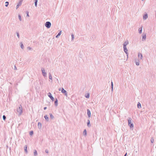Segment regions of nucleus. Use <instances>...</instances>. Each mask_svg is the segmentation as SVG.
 <instances>
[{
  "label": "nucleus",
  "instance_id": "obj_41",
  "mask_svg": "<svg viewBox=\"0 0 156 156\" xmlns=\"http://www.w3.org/2000/svg\"><path fill=\"white\" fill-rule=\"evenodd\" d=\"M45 152L47 154L48 153V149H46L45 150Z\"/></svg>",
  "mask_w": 156,
  "mask_h": 156
},
{
  "label": "nucleus",
  "instance_id": "obj_36",
  "mask_svg": "<svg viewBox=\"0 0 156 156\" xmlns=\"http://www.w3.org/2000/svg\"><path fill=\"white\" fill-rule=\"evenodd\" d=\"M136 65L139 66L140 64L139 61L136 62Z\"/></svg>",
  "mask_w": 156,
  "mask_h": 156
},
{
  "label": "nucleus",
  "instance_id": "obj_43",
  "mask_svg": "<svg viewBox=\"0 0 156 156\" xmlns=\"http://www.w3.org/2000/svg\"><path fill=\"white\" fill-rule=\"evenodd\" d=\"M23 0H20V1L19 2H21V3H22V2Z\"/></svg>",
  "mask_w": 156,
  "mask_h": 156
},
{
  "label": "nucleus",
  "instance_id": "obj_22",
  "mask_svg": "<svg viewBox=\"0 0 156 156\" xmlns=\"http://www.w3.org/2000/svg\"><path fill=\"white\" fill-rule=\"evenodd\" d=\"M113 82L112 81L111 82V90L112 91V92L113 90Z\"/></svg>",
  "mask_w": 156,
  "mask_h": 156
},
{
  "label": "nucleus",
  "instance_id": "obj_16",
  "mask_svg": "<svg viewBox=\"0 0 156 156\" xmlns=\"http://www.w3.org/2000/svg\"><path fill=\"white\" fill-rule=\"evenodd\" d=\"M44 117V118H45V119L47 121V122L48 121L49 119H48V117L47 115H45Z\"/></svg>",
  "mask_w": 156,
  "mask_h": 156
},
{
  "label": "nucleus",
  "instance_id": "obj_38",
  "mask_svg": "<svg viewBox=\"0 0 156 156\" xmlns=\"http://www.w3.org/2000/svg\"><path fill=\"white\" fill-rule=\"evenodd\" d=\"M26 14H27V16H29V12L28 11L26 12Z\"/></svg>",
  "mask_w": 156,
  "mask_h": 156
},
{
  "label": "nucleus",
  "instance_id": "obj_12",
  "mask_svg": "<svg viewBox=\"0 0 156 156\" xmlns=\"http://www.w3.org/2000/svg\"><path fill=\"white\" fill-rule=\"evenodd\" d=\"M24 150L25 152L26 153H27V145H25L24 147Z\"/></svg>",
  "mask_w": 156,
  "mask_h": 156
},
{
  "label": "nucleus",
  "instance_id": "obj_8",
  "mask_svg": "<svg viewBox=\"0 0 156 156\" xmlns=\"http://www.w3.org/2000/svg\"><path fill=\"white\" fill-rule=\"evenodd\" d=\"M87 115L88 116L89 118H90V117L91 116V112L90 111L89 109H87Z\"/></svg>",
  "mask_w": 156,
  "mask_h": 156
},
{
  "label": "nucleus",
  "instance_id": "obj_23",
  "mask_svg": "<svg viewBox=\"0 0 156 156\" xmlns=\"http://www.w3.org/2000/svg\"><path fill=\"white\" fill-rule=\"evenodd\" d=\"M49 115L50 116V118L51 119H53L54 118V116L52 115V114L51 113H49Z\"/></svg>",
  "mask_w": 156,
  "mask_h": 156
},
{
  "label": "nucleus",
  "instance_id": "obj_28",
  "mask_svg": "<svg viewBox=\"0 0 156 156\" xmlns=\"http://www.w3.org/2000/svg\"><path fill=\"white\" fill-rule=\"evenodd\" d=\"M34 1L35 5L36 7H37V2H38V0H35Z\"/></svg>",
  "mask_w": 156,
  "mask_h": 156
},
{
  "label": "nucleus",
  "instance_id": "obj_25",
  "mask_svg": "<svg viewBox=\"0 0 156 156\" xmlns=\"http://www.w3.org/2000/svg\"><path fill=\"white\" fill-rule=\"evenodd\" d=\"M139 33L140 34H141L142 32V27L140 28L138 30Z\"/></svg>",
  "mask_w": 156,
  "mask_h": 156
},
{
  "label": "nucleus",
  "instance_id": "obj_11",
  "mask_svg": "<svg viewBox=\"0 0 156 156\" xmlns=\"http://www.w3.org/2000/svg\"><path fill=\"white\" fill-rule=\"evenodd\" d=\"M54 104L56 106H57L58 105V101L56 98H55V101Z\"/></svg>",
  "mask_w": 156,
  "mask_h": 156
},
{
  "label": "nucleus",
  "instance_id": "obj_29",
  "mask_svg": "<svg viewBox=\"0 0 156 156\" xmlns=\"http://www.w3.org/2000/svg\"><path fill=\"white\" fill-rule=\"evenodd\" d=\"M95 37L94 36V35H92L91 36V39H92L93 40H94V39H95Z\"/></svg>",
  "mask_w": 156,
  "mask_h": 156
},
{
  "label": "nucleus",
  "instance_id": "obj_31",
  "mask_svg": "<svg viewBox=\"0 0 156 156\" xmlns=\"http://www.w3.org/2000/svg\"><path fill=\"white\" fill-rule=\"evenodd\" d=\"M151 142L152 143H153L154 141V139L153 137H152L151 140Z\"/></svg>",
  "mask_w": 156,
  "mask_h": 156
},
{
  "label": "nucleus",
  "instance_id": "obj_24",
  "mask_svg": "<svg viewBox=\"0 0 156 156\" xmlns=\"http://www.w3.org/2000/svg\"><path fill=\"white\" fill-rule=\"evenodd\" d=\"M83 134L84 136H86L87 135V131L86 129H85L84 130L83 132Z\"/></svg>",
  "mask_w": 156,
  "mask_h": 156
},
{
  "label": "nucleus",
  "instance_id": "obj_7",
  "mask_svg": "<svg viewBox=\"0 0 156 156\" xmlns=\"http://www.w3.org/2000/svg\"><path fill=\"white\" fill-rule=\"evenodd\" d=\"M48 96L50 98L51 100L52 101H53L55 100L54 98L52 96L51 93L49 92L48 94Z\"/></svg>",
  "mask_w": 156,
  "mask_h": 156
},
{
  "label": "nucleus",
  "instance_id": "obj_40",
  "mask_svg": "<svg viewBox=\"0 0 156 156\" xmlns=\"http://www.w3.org/2000/svg\"><path fill=\"white\" fill-rule=\"evenodd\" d=\"M27 48L29 50H31L32 49V48L30 47H28Z\"/></svg>",
  "mask_w": 156,
  "mask_h": 156
},
{
  "label": "nucleus",
  "instance_id": "obj_44",
  "mask_svg": "<svg viewBox=\"0 0 156 156\" xmlns=\"http://www.w3.org/2000/svg\"><path fill=\"white\" fill-rule=\"evenodd\" d=\"M46 109H47V107H44V110H46Z\"/></svg>",
  "mask_w": 156,
  "mask_h": 156
},
{
  "label": "nucleus",
  "instance_id": "obj_47",
  "mask_svg": "<svg viewBox=\"0 0 156 156\" xmlns=\"http://www.w3.org/2000/svg\"><path fill=\"white\" fill-rule=\"evenodd\" d=\"M61 88H59V89H58V90H59V91H60V90H61Z\"/></svg>",
  "mask_w": 156,
  "mask_h": 156
},
{
  "label": "nucleus",
  "instance_id": "obj_34",
  "mask_svg": "<svg viewBox=\"0 0 156 156\" xmlns=\"http://www.w3.org/2000/svg\"><path fill=\"white\" fill-rule=\"evenodd\" d=\"M3 119V120H5L6 119V117L5 115H3L2 117Z\"/></svg>",
  "mask_w": 156,
  "mask_h": 156
},
{
  "label": "nucleus",
  "instance_id": "obj_26",
  "mask_svg": "<svg viewBox=\"0 0 156 156\" xmlns=\"http://www.w3.org/2000/svg\"><path fill=\"white\" fill-rule=\"evenodd\" d=\"M49 78L50 80H52V77L50 73H49Z\"/></svg>",
  "mask_w": 156,
  "mask_h": 156
},
{
  "label": "nucleus",
  "instance_id": "obj_14",
  "mask_svg": "<svg viewBox=\"0 0 156 156\" xmlns=\"http://www.w3.org/2000/svg\"><path fill=\"white\" fill-rule=\"evenodd\" d=\"M129 43V42L128 41H125V42L123 44V46H124V45H125L126 47V45H127Z\"/></svg>",
  "mask_w": 156,
  "mask_h": 156
},
{
  "label": "nucleus",
  "instance_id": "obj_5",
  "mask_svg": "<svg viewBox=\"0 0 156 156\" xmlns=\"http://www.w3.org/2000/svg\"><path fill=\"white\" fill-rule=\"evenodd\" d=\"M61 92H62V93L64 94V95L65 96L67 97V93L66 91V90H65L63 88H62Z\"/></svg>",
  "mask_w": 156,
  "mask_h": 156
},
{
  "label": "nucleus",
  "instance_id": "obj_6",
  "mask_svg": "<svg viewBox=\"0 0 156 156\" xmlns=\"http://www.w3.org/2000/svg\"><path fill=\"white\" fill-rule=\"evenodd\" d=\"M123 49H124V51L125 53H126V54L127 55V57H128V50L126 48V47L125 46V45H124V46H123Z\"/></svg>",
  "mask_w": 156,
  "mask_h": 156
},
{
  "label": "nucleus",
  "instance_id": "obj_21",
  "mask_svg": "<svg viewBox=\"0 0 156 156\" xmlns=\"http://www.w3.org/2000/svg\"><path fill=\"white\" fill-rule=\"evenodd\" d=\"M22 4L21 3V2H19L18 3V4L16 6V9H17L19 7V6H20Z\"/></svg>",
  "mask_w": 156,
  "mask_h": 156
},
{
  "label": "nucleus",
  "instance_id": "obj_10",
  "mask_svg": "<svg viewBox=\"0 0 156 156\" xmlns=\"http://www.w3.org/2000/svg\"><path fill=\"white\" fill-rule=\"evenodd\" d=\"M148 17V15L147 13L144 14L143 16L144 20H146Z\"/></svg>",
  "mask_w": 156,
  "mask_h": 156
},
{
  "label": "nucleus",
  "instance_id": "obj_15",
  "mask_svg": "<svg viewBox=\"0 0 156 156\" xmlns=\"http://www.w3.org/2000/svg\"><path fill=\"white\" fill-rule=\"evenodd\" d=\"M146 35L145 34L143 35L142 37V41H144V40H145L146 39Z\"/></svg>",
  "mask_w": 156,
  "mask_h": 156
},
{
  "label": "nucleus",
  "instance_id": "obj_33",
  "mask_svg": "<svg viewBox=\"0 0 156 156\" xmlns=\"http://www.w3.org/2000/svg\"><path fill=\"white\" fill-rule=\"evenodd\" d=\"M71 37H72V40H73L74 38V36L73 34H72Z\"/></svg>",
  "mask_w": 156,
  "mask_h": 156
},
{
  "label": "nucleus",
  "instance_id": "obj_9",
  "mask_svg": "<svg viewBox=\"0 0 156 156\" xmlns=\"http://www.w3.org/2000/svg\"><path fill=\"white\" fill-rule=\"evenodd\" d=\"M138 57L140 59H142L143 58L142 54L140 53H138Z\"/></svg>",
  "mask_w": 156,
  "mask_h": 156
},
{
  "label": "nucleus",
  "instance_id": "obj_39",
  "mask_svg": "<svg viewBox=\"0 0 156 156\" xmlns=\"http://www.w3.org/2000/svg\"><path fill=\"white\" fill-rule=\"evenodd\" d=\"M61 32L62 31H60L58 34V36H60L61 34Z\"/></svg>",
  "mask_w": 156,
  "mask_h": 156
},
{
  "label": "nucleus",
  "instance_id": "obj_37",
  "mask_svg": "<svg viewBox=\"0 0 156 156\" xmlns=\"http://www.w3.org/2000/svg\"><path fill=\"white\" fill-rule=\"evenodd\" d=\"M17 36L19 38H20V35L18 32L16 33Z\"/></svg>",
  "mask_w": 156,
  "mask_h": 156
},
{
  "label": "nucleus",
  "instance_id": "obj_32",
  "mask_svg": "<svg viewBox=\"0 0 156 156\" xmlns=\"http://www.w3.org/2000/svg\"><path fill=\"white\" fill-rule=\"evenodd\" d=\"M18 17H19V20L20 21H21L22 20V19H21V16L20 15H18Z\"/></svg>",
  "mask_w": 156,
  "mask_h": 156
},
{
  "label": "nucleus",
  "instance_id": "obj_20",
  "mask_svg": "<svg viewBox=\"0 0 156 156\" xmlns=\"http://www.w3.org/2000/svg\"><path fill=\"white\" fill-rule=\"evenodd\" d=\"M141 106L140 103L139 102H138L137 103V108H141Z\"/></svg>",
  "mask_w": 156,
  "mask_h": 156
},
{
  "label": "nucleus",
  "instance_id": "obj_30",
  "mask_svg": "<svg viewBox=\"0 0 156 156\" xmlns=\"http://www.w3.org/2000/svg\"><path fill=\"white\" fill-rule=\"evenodd\" d=\"M9 2H5V6L7 7L9 5Z\"/></svg>",
  "mask_w": 156,
  "mask_h": 156
},
{
  "label": "nucleus",
  "instance_id": "obj_18",
  "mask_svg": "<svg viewBox=\"0 0 156 156\" xmlns=\"http://www.w3.org/2000/svg\"><path fill=\"white\" fill-rule=\"evenodd\" d=\"M34 156H36L37 155V151L36 150H34Z\"/></svg>",
  "mask_w": 156,
  "mask_h": 156
},
{
  "label": "nucleus",
  "instance_id": "obj_2",
  "mask_svg": "<svg viewBox=\"0 0 156 156\" xmlns=\"http://www.w3.org/2000/svg\"><path fill=\"white\" fill-rule=\"evenodd\" d=\"M132 119L130 117L128 118V125L130 128H132L133 127V124L132 122Z\"/></svg>",
  "mask_w": 156,
  "mask_h": 156
},
{
  "label": "nucleus",
  "instance_id": "obj_1",
  "mask_svg": "<svg viewBox=\"0 0 156 156\" xmlns=\"http://www.w3.org/2000/svg\"><path fill=\"white\" fill-rule=\"evenodd\" d=\"M17 112L18 113L19 115H20L23 112V109L22 106L20 105L19 107L17 109Z\"/></svg>",
  "mask_w": 156,
  "mask_h": 156
},
{
  "label": "nucleus",
  "instance_id": "obj_35",
  "mask_svg": "<svg viewBox=\"0 0 156 156\" xmlns=\"http://www.w3.org/2000/svg\"><path fill=\"white\" fill-rule=\"evenodd\" d=\"M34 133V132L33 131H31L30 132V135H32Z\"/></svg>",
  "mask_w": 156,
  "mask_h": 156
},
{
  "label": "nucleus",
  "instance_id": "obj_48",
  "mask_svg": "<svg viewBox=\"0 0 156 156\" xmlns=\"http://www.w3.org/2000/svg\"><path fill=\"white\" fill-rule=\"evenodd\" d=\"M142 1H144L145 0H141Z\"/></svg>",
  "mask_w": 156,
  "mask_h": 156
},
{
  "label": "nucleus",
  "instance_id": "obj_17",
  "mask_svg": "<svg viewBox=\"0 0 156 156\" xmlns=\"http://www.w3.org/2000/svg\"><path fill=\"white\" fill-rule=\"evenodd\" d=\"M87 126L88 127H89L91 126V125L90 124V121L89 119L87 120Z\"/></svg>",
  "mask_w": 156,
  "mask_h": 156
},
{
  "label": "nucleus",
  "instance_id": "obj_45",
  "mask_svg": "<svg viewBox=\"0 0 156 156\" xmlns=\"http://www.w3.org/2000/svg\"><path fill=\"white\" fill-rule=\"evenodd\" d=\"M59 36H58V35L57 34L56 36V38H58V37Z\"/></svg>",
  "mask_w": 156,
  "mask_h": 156
},
{
  "label": "nucleus",
  "instance_id": "obj_3",
  "mask_svg": "<svg viewBox=\"0 0 156 156\" xmlns=\"http://www.w3.org/2000/svg\"><path fill=\"white\" fill-rule=\"evenodd\" d=\"M51 23L49 21L46 22L45 24V26L48 28H50L51 26Z\"/></svg>",
  "mask_w": 156,
  "mask_h": 156
},
{
  "label": "nucleus",
  "instance_id": "obj_27",
  "mask_svg": "<svg viewBox=\"0 0 156 156\" xmlns=\"http://www.w3.org/2000/svg\"><path fill=\"white\" fill-rule=\"evenodd\" d=\"M20 47H21L22 49H23V48H24V45H23V44L22 43V42L20 43Z\"/></svg>",
  "mask_w": 156,
  "mask_h": 156
},
{
  "label": "nucleus",
  "instance_id": "obj_46",
  "mask_svg": "<svg viewBox=\"0 0 156 156\" xmlns=\"http://www.w3.org/2000/svg\"><path fill=\"white\" fill-rule=\"evenodd\" d=\"M127 153H126L125 154V155H124V156H126V155H127Z\"/></svg>",
  "mask_w": 156,
  "mask_h": 156
},
{
  "label": "nucleus",
  "instance_id": "obj_42",
  "mask_svg": "<svg viewBox=\"0 0 156 156\" xmlns=\"http://www.w3.org/2000/svg\"><path fill=\"white\" fill-rule=\"evenodd\" d=\"M17 68H16V66L15 65L14 66V69H15V70H16V69Z\"/></svg>",
  "mask_w": 156,
  "mask_h": 156
},
{
  "label": "nucleus",
  "instance_id": "obj_19",
  "mask_svg": "<svg viewBox=\"0 0 156 156\" xmlns=\"http://www.w3.org/2000/svg\"><path fill=\"white\" fill-rule=\"evenodd\" d=\"M85 97L87 98H88L90 97V94L88 93H87L85 95Z\"/></svg>",
  "mask_w": 156,
  "mask_h": 156
},
{
  "label": "nucleus",
  "instance_id": "obj_4",
  "mask_svg": "<svg viewBox=\"0 0 156 156\" xmlns=\"http://www.w3.org/2000/svg\"><path fill=\"white\" fill-rule=\"evenodd\" d=\"M41 71L44 77L46 76L47 73L45 72V69L44 68H41Z\"/></svg>",
  "mask_w": 156,
  "mask_h": 156
},
{
  "label": "nucleus",
  "instance_id": "obj_13",
  "mask_svg": "<svg viewBox=\"0 0 156 156\" xmlns=\"http://www.w3.org/2000/svg\"><path fill=\"white\" fill-rule=\"evenodd\" d=\"M37 126L39 129H41V123L39 122L38 123Z\"/></svg>",
  "mask_w": 156,
  "mask_h": 156
}]
</instances>
